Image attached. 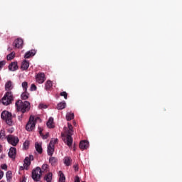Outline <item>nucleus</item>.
Wrapping results in <instances>:
<instances>
[{"label": "nucleus", "instance_id": "nucleus-1", "mask_svg": "<svg viewBox=\"0 0 182 182\" xmlns=\"http://www.w3.org/2000/svg\"><path fill=\"white\" fill-rule=\"evenodd\" d=\"M5 89L7 92L1 99V103L4 106H8V105H11L12 100H14V95H12V92H11V90L14 89L12 81L9 80L6 83Z\"/></svg>", "mask_w": 182, "mask_h": 182}, {"label": "nucleus", "instance_id": "nucleus-2", "mask_svg": "<svg viewBox=\"0 0 182 182\" xmlns=\"http://www.w3.org/2000/svg\"><path fill=\"white\" fill-rule=\"evenodd\" d=\"M16 107L18 112H21V113H26L31 110V103L28 101L22 102L19 100L16 102Z\"/></svg>", "mask_w": 182, "mask_h": 182}, {"label": "nucleus", "instance_id": "nucleus-3", "mask_svg": "<svg viewBox=\"0 0 182 182\" xmlns=\"http://www.w3.org/2000/svg\"><path fill=\"white\" fill-rule=\"evenodd\" d=\"M72 134H73V129H68V134L66 136H63V140L68 147H72L73 144V139L72 138Z\"/></svg>", "mask_w": 182, "mask_h": 182}, {"label": "nucleus", "instance_id": "nucleus-4", "mask_svg": "<svg viewBox=\"0 0 182 182\" xmlns=\"http://www.w3.org/2000/svg\"><path fill=\"white\" fill-rule=\"evenodd\" d=\"M1 117L3 120H5L6 123L9 126H12V114L8 111H3L1 114Z\"/></svg>", "mask_w": 182, "mask_h": 182}, {"label": "nucleus", "instance_id": "nucleus-5", "mask_svg": "<svg viewBox=\"0 0 182 182\" xmlns=\"http://www.w3.org/2000/svg\"><path fill=\"white\" fill-rule=\"evenodd\" d=\"M36 126L35 117L33 115H31L29 120L26 125V130H27V132H33V130H35Z\"/></svg>", "mask_w": 182, "mask_h": 182}, {"label": "nucleus", "instance_id": "nucleus-6", "mask_svg": "<svg viewBox=\"0 0 182 182\" xmlns=\"http://www.w3.org/2000/svg\"><path fill=\"white\" fill-rule=\"evenodd\" d=\"M42 177V169L40 167H37L32 171V178L34 181H39Z\"/></svg>", "mask_w": 182, "mask_h": 182}, {"label": "nucleus", "instance_id": "nucleus-7", "mask_svg": "<svg viewBox=\"0 0 182 182\" xmlns=\"http://www.w3.org/2000/svg\"><path fill=\"white\" fill-rule=\"evenodd\" d=\"M7 141L12 146H16L19 143V138L14 136L13 135H9L7 136Z\"/></svg>", "mask_w": 182, "mask_h": 182}, {"label": "nucleus", "instance_id": "nucleus-8", "mask_svg": "<svg viewBox=\"0 0 182 182\" xmlns=\"http://www.w3.org/2000/svg\"><path fill=\"white\" fill-rule=\"evenodd\" d=\"M36 80L38 83L42 84L45 80H46V77H45V73H39L36 76Z\"/></svg>", "mask_w": 182, "mask_h": 182}, {"label": "nucleus", "instance_id": "nucleus-9", "mask_svg": "<svg viewBox=\"0 0 182 182\" xmlns=\"http://www.w3.org/2000/svg\"><path fill=\"white\" fill-rule=\"evenodd\" d=\"M14 48L21 49L23 46V40L21 38H16L14 42Z\"/></svg>", "mask_w": 182, "mask_h": 182}, {"label": "nucleus", "instance_id": "nucleus-10", "mask_svg": "<svg viewBox=\"0 0 182 182\" xmlns=\"http://www.w3.org/2000/svg\"><path fill=\"white\" fill-rule=\"evenodd\" d=\"M8 154L10 159H15L16 156V148L11 147Z\"/></svg>", "mask_w": 182, "mask_h": 182}, {"label": "nucleus", "instance_id": "nucleus-11", "mask_svg": "<svg viewBox=\"0 0 182 182\" xmlns=\"http://www.w3.org/2000/svg\"><path fill=\"white\" fill-rule=\"evenodd\" d=\"M35 55H36V50H31L26 53V54L24 55V58L29 59V58H32V56H35Z\"/></svg>", "mask_w": 182, "mask_h": 182}, {"label": "nucleus", "instance_id": "nucleus-12", "mask_svg": "<svg viewBox=\"0 0 182 182\" xmlns=\"http://www.w3.org/2000/svg\"><path fill=\"white\" fill-rule=\"evenodd\" d=\"M9 69L11 70V72H15V70H18V63L13 62L9 65Z\"/></svg>", "mask_w": 182, "mask_h": 182}, {"label": "nucleus", "instance_id": "nucleus-13", "mask_svg": "<svg viewBox=\"0 0 182 182\" xmlns=\"http://www.w3.org/2000/svg\"><path fill=\"white\" fill-rule=\"evenodd\" d=\"M87 147H89V141H81L80 142V149H81V150H85V149H87Z\"/></svg>", "mask_w": 182, "mask_h": 182}, {"label": "nucleus", "instance_id": "nucleus-14", "mask_svg": "<svg viewBox=\"0 0 182 182\" xmlns=\"http://www.w3.org/2000/svg\"><path fill=\"white\" fill-rule=\"evenodd\" d=\"M28 68H29V61L24 60L21 63V68L22 69V70H28Z\"/></svg>", "mask_w": 182, "mask_h": 182}, {"label": "nucleus", "instance_id": "nucleus-15", "mask_svg": "<svg viewBox=\"0 0 182 182\" xmlns=\"http://www.w3.org/2000/svg\"><path fill=\"white\" fill-rule=\"evenodd\" d=\"M54 152H55V146L48 144V149H47V153L48 156H53Z\"/></svg>", "mask_w": 182, "mask_h": 182}, {"label": "nucleus", "instance_id": "nucleus-16", "mask_svg": "<svg viewBox=\"0 0 182 182\" xmlns=\"http://www.w3.org/2000/svg\"><path fill=\"white\" fill-rule=\"evenodd\" d=\"M46 124L48 129H53V127H55V125H53V118L50 117Z\"/></svg>", "mask_w": 182, "mask_h": 182}, {"label": "nucleus", "instance_id": "nucleus-17", "mask_svg": "<svg viewBox=\"0 0 182 182\" xmlns=\"http://www.w3.org/2000/svg\"><path fill=\"white\" fill-rule=\"evenodd\" d=\"M59 176V182H66V178L65 177V174H63V172L62 171H59L58 172Z\"/></svg>", "mask_w": 182, "mask_h": 182}, {"label": "nucleus", "instance_id": "nucleus-18", "mask_svg": "<svg viewBox=\"0 0 182 182\" xmlns=\"http://www.w3.org/2000/svg\"><path fill=\"white\" fill-rule=\"evenodd\" d=\"M52 86H53L52 81H50L49 80H47L46 82V86H45L46 90H50V89H52Z\"/></svg>", "mask_w": 182, "mask_h": 182}, {"label": "nucleus", "instance_id": "nucleus-19", "mask_svg": "<svg viewBox=\"0 0 182 182\" xmlns=\"http://www.w3.org/2000/svg\"><path fill=\"white\" fill-rule=\"evenodd\" d=\"M24 168L26 170H28V167H29L31 166V161H29V157H26L24 159Z\"/></svg>", "mask_w": 182, "mask_h": 182}, {"label": "nucleus", "instance_id": "nucleus-20", "mask_svg": "<svg viewBox=\"0 0 182 182\" xmlns=\"http://www.w3.org/2000/svg\"><path fill=\"white\" fill-rule=\"evenodd\" d=\"M36 147V151H38V153H39V154H42L43 149H42V145H41L38 143H36L35 145Z\"/></svg>", "mask_w": 182, "mask_h": 182}, {"label": "nucleus", "instance_id": "nucleus-21", "mask_svg": "<svg viewBox=\"0 0 182 182\" xmlns=\"http://www.w3.org/2000/svg\"><path fill=\"white\" fill-rule=\"evenodd\" d=\"M64 164H65V166H70V164H72V159L70 157L65 156L64 158Z\"/></svg>", "mask_w": 182, "mask_h": 182}, {"label": "nucleus", "instance_id": "nucleus-22", "mask_svg": "<svg viewBox=\"0 0 182 182\" xmlns=\"http://www.w3.org/2000/svg\"><path fill=\"white\" fill-rule=\"evenodd\" d=\"M21 98L23 100H26L29 98V93L28 92V91H24L21 95Z\"/></svg>", "mask_w": 182, "mask_h": 182}, {"label": "nucleus", "instance_id": "nucleus-23", "mask_svg": "<svg viewBox=\"0 0 182 182\" xmlns=\"http://www.w3.org/2000/svg\"><path fill=\"white\" fill-rule=\"evenodd\" d=\"M52 177H53L52 173H48L45 176L44 180H46V181L47 182H52Z\"/></svg>", "mask_w": 182, "mask_h": 182}, {"label": "nucleus", "instance_id": "nucleus-24", "mask_svg": "<svg viewBox=\"0 0 182 182\" xmlns=\"http://www.w3.org/2000/svg\"><path fill=\"white\" fill-rule=\"evenodd\" d=\"M49 163L51 164V166H56V164L58 163V159L51 156L49 159Z\"/></svg>", "mask_w": 182, "mask_h": 182}, {"label": "nucleus", "instance_id": "nucleus-25", "mask_svg": "<svg viewBox=\"0 0 182 182\" xmlns=\"http://www.w3.org/2000/svg\"><path fill=\"white\" fill-rule=\"evenodd\" d=\"M66 107V102H60L57 105V109L58 110H63Z\"/></svg>", "mask_w": 182, "mask_h": 182}, {"label": "nucleus", "instance_id": "nucleus-26", "mask_svg": "<svg viewBox=\"0 0 182 182\" xmlns=\"http://www.w3.org/2000/svg\"><path fill=\"white\" fill-rule=\"evenodd\" d=\"M66 119L68 122L70 120H73V119H75V114H73L72 112L67 113Z\"/></svg>", "mask_w": 182, "mask_h": 182}, {"label": "nucleus", "instance_id": "nucleus-27", "mask_svg": "<svg viewBox=\"0 0 182 182\" xmlns=\"http://www.w3.org/2000/svg\"><path fill=\"white\" fill-rule=\"evenodd\" d=\"M21 86L24 92H28V82H23Z\"/></svg>", "mask_w": 182, "mask_h": 182}, {"label": "nucleus", "instance_id": "nucleus-28", "mask_svg": "<svg viewBox=\"0 0 182 182\" xmlns=\"http://www.w3.org/2000/svg\"><path fill=\"white\" fill-rule=\"evenodd\" d=\"M58 139H51L48 145L53 146L55 147V145L56 144V143H58Z\"/></svg>", "mask_w": 182, "mask_h": 182}, {"label": "nucleus", "instance_id": "nucleus-29", "mask_svg": "<svg viewBox=\"0 0 182 182\" xmlns=\"http://www.w3.org/2000/svg\"><path fill=\"white\" fill-rule=\"evenodd\" d=\"M0 139L1 140H5L6 135H5V130H1L0 131Z\"/></svg>", "mask_w": 182, "mask_h": 182}, {"label": "nucleus", "instance_id": "nucleus-30", "mask_svg": "<svg viewBox=\"0 0 182 182\" xmlns=\"http://www.w3.org/2000/svg\"><path fill=\"white\" fill-rule=\"evenodd\" d=\"M6 177L8 181L11 180L12 178V171H8L6 173Z\"/></svg>", "mask_w": 182, "mask_h": 182}, {"label": "nucleus", "instance_id": "nucleus-31", "mask_svg": "<svg viewBox=\"0 0 182 182\" xmlns=\"http://www.w3.org/2000/svg\"><path fill=\"white\" fill-rule=\"evenodd\" d=\"M7 60H12L15 58V53L12 52L7 55Z\"/></svg>", "mask_w": 182, "mask_h": 182}, {"label": "nucleus", "instance_id": "nucleus-32", "mask_svg": "<svg viewBox=\"0 0 182 182\" xmlns=\"http://www.w3.org/2000/svg\"><path fill=\"white\" fill-rule=\"evenodd\" d=\"M60 96H63L64 99H68V92L63 91L60 93Z\"/></svg>", "mask_w": 182, "mask_h": 182}, {"label": "nucleus", "instance_id": "nucleus-33", "mask_svg": "<svg viewBox=\"0 0 182 182\" xmlns=\"http://www.w3.org/2000/svg\"><path fill=\"white\" fill-rule=\"evenodd\" d=\"M48 168H49V166L48 164H43L42 166V170H43V171H48Z\"/></svg>", "mask_w": 182, "mask_h": 182}, {"label": "nucleus", "instance_id": "nucleus-34", "mask_svg": "<svg viewBox=\"0 0 182 182\" xmlns=\"http://www.w3.org/2000/svg\"><path fill=\"white\" fill-rule=\"evenodd\" d=\"M23 147L24 149H28L29 147V141H26L24 143H23Z\"/></svg>", "mask_w": 182, "mask_h": 182}, {"label": "nucleus", "instance_id": "nucleus-35", "mask_svg": "<svg viewBox=\"0 0 182 182\" xmlns=\"http://www.w3.org/2000/svg\"><path fill=\"white\" fill-rule=\"evenodd\" d=\"M38 107L39 109H47L48 106L46 105L40 104Z\"/></svg>", "mask_w": 182, "mask_h": 182}, {"label": "nucleus", "instance_id": "nucleus-36", "mask_svg": "<svg viewBox=\"0 0 182 182\" xmlns=\"http://www.w3.org/2000/svg\"><path fill=\"white\" fill-rule=\"evenodd\" d=\"M36 89H37L36 85H35V84H32L31 87V92L36 90Z\"/></svg>", "mask_w": 182, "mask_h": 182}, {"label": "nucleus", "instance_id": "nucleus-37", "mask_svg": "<svg viewBox=\"0 0 182 182\" xmlns=\"http://www.w3.org/2000/svg\"><path fill=\"white\" fill-rule=\"evenodd\" d=\"M5 61H0V70L4 68V66H5Z\"/></svg>", "mask_w": 182, "mask_h": 182}, {"label": "nucleus", "instance_id": "nucleus-38", "mask_svg": "<svg viewBox=\"0 0 182 182\" xmlns=\"http://www.w3.org/2000/svg\"><path fill=\"white\" fill-rule=\"evenodd\" d=\"M41 137H43V139L44 140H46V139H48L49 137V133H47L45 135L43 134V136H41Z\"/></svg>", "mask_w": 182, "mask_h": 182}, {"label": "nucleus", "instance_id": "nucleus-39", "mask_svg": "<svg viewBox=\"0 0 182 182\" xmlns=\"http://www.w3.org/2000/svg\"><path fill=\"white\" fill-rule=\"evenodd\" d=\"M38 133H39V134H40V136H43V133H42V132H43V129H42L41 128V127H38Z\"/></svg>", "mask_w": 182, "mask_h": 182}, {"label": "nucleus", "instance_id": "nucleus-40", "mask_svg": "<svg viewBox=\"0 0 182 182\" xmlns=\"http://www.w3.org/2000/svg\"><path fill=\"white\" fill-rule=\"evenodd\" d=\"M1 167L3 170H6V168H8V166H6V164H3Z\"/></svg>", "mask_w": 182, "mask_h": 182}, {"label": "nucleus", "instance_id": "nucleus-41", "mask_svg": "<svg viewBox=\"0 0 182 182\" xmlns=\"http://www.w3.org/2000/svg\"><path fill=\"white\" fill-rule=\"evenodd\" d=\"M4 177V171H0V180Z\"/></svg>", "mask_w": 182, "mask_h": 182}, {"label": "nucleus", "instance_id": "nucleus-42", "mask_svg": "<svg viewBox=\"0 0 182 182\" xmlns=\"http://www.w3.org/2000/svg\"><path fill=\"white\" fill-rule=\"evenodd\" d=\"M38 120H41V118H39V117H34V122L36 124V122H38Z\"/></svg>", "mask_w": 182, "mask_h": 182}, {"label": "nucleus", "instance_id": "nucleus-43", "mask_svg": "<svg viewBox=\"0 0 182 182\" xmlns=\"http://www.w3.org/2000/svg\"><path fill=\"white\" fill-rule=\"evenodd\" d=\"M28 159H29L30 161H32L33 160V155H30Z\"/></svg>", "mask_w": 182, "mask_h": 182}, {"label": "nucleus", "instance_id": "nucleus-44", "mask_svg": "<svg viewBox=\"0 0 182 182\" xmlns=\"http://www.w3.org/2000/svg\"><path fill=\"white\" fill-rule=\"evenodd\" d=\"M73 129V127L72 126V124H68V129Z\"/></svg>", "mask_w": 182, "mask_h": 182}, {"label": "nucleus", "instance_id": "nucleus-45", "mask_svg": "<svg viewBox=\"0 0 182 182\" xmlns=\"http://www.w3.org/2000/svg\"><path fill=\"white\" fill-rule=\"evenodd\" d=\"M75 171H77V170H79V168L77 166H75Z\"/></svg>", "mask_w": 182, "mask_h": 182}, {"label": "nucleus", "instance_id": "nucleus-46", "mask_svg": "<svg viewBox=\"0 0 182 182\" xmlns=\"http://www.w3.org/2000/svg\"><path fill=\"white\" fill-rule=\"evenodd\" d=\"M2 151V146L0 145V153Z\"/></svg>", "mask_w": 182, "mask_h": 182}, {"label": "nucleus", "instance_id": "nucleus-47", "mask_svg": "<svg viewBox=\"0 0 182 182\" xmlns=\"http://www.w3.org/2000/svg\"><path fill=\"white\" fill-rule=\"evenodd\" d=\"M8 50H12V48H8Z\"/></svg>", "mask_w": 182, "mask_h": 182}, {"label": "nucleus", "instance_id": "nucleus-48", "mask_svg": "<svg viewBox=\"0 0 182 182\" xmlns=\"http://www.w3.org/2000/svg\"><path fill=\"white\" fill-rule=\"evenodd\" d=\"M0 182H5L4 181H0Z\"/></svg>", "mask_w": 182, "mask_h": 182}]
</instances>
